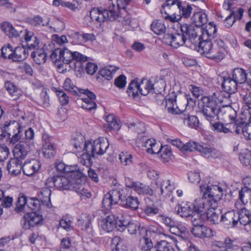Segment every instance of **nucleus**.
Here are the masks:
<instances>
[{
    "label": "nucleus",
    "mask_w": 251,
    "mask_h": 251,
    "mask_svg": "<svg viewBox=\"0 0 251 251\" xmlns=\"http://www.w3.org/2000/svg\"><path fill=\"white\" fill-rule=\"evenodd\" d=\"M192 20L195 26L201 27L207 22L206 16L201 12H197L192 17Z\"/></svg>",
    "instance_id": "obj_46"
},
{
    "label": "nucleus",
    "mask_w": 251,
    "mask_h": 251,
    "mask_svg": "<svg viewBox=\"0 0 251 251\" xmlns=\"http://www.w3.org/2000/svg\"><path fill=\"white\" fill-rule=\"evenodd\" d=\"M122 192H123V190L118 188L110 190L103 198L102 202L103 207L107 210L111 209L112 206L117 204L120 201Z\"/></svg>",
    "instance_id": "obj_11"
},
{
    "label": "nucleus",
    "mask_w": 251,
    "mask_h": 251,
    "mask_svg": "<svg viewBox=\"0 0 251 251\" xmlns=\"http://www.w3.org/2000/svg\"><path fill=\"white\" fill-rule=\"evenodd\" d=\"M39 104L43 107H48L50 106V98L45 90H43L40 93V98L39 100Z\"/></svg>",
    "instance_id": "obj_60"
},
{
    "label": "nucleus",
    "mask_w": 251,
    "mask_h": 251,
    "mask_svg": "<svg viewBox=\"0 0 251 251\" xmlns=\"http://www.w3.org/2000/svg\"><path fill=\"white\" fill-rule=\"evenodd\" d=\"M126 93L129 97L133 99L139 97L140 94V85L135 79L132 80L128 86Z\"/></svg>",
    "instance_id": "obj_34"
},
{
    "label": "nucleus",
    "mask_w": 251,
    "mask_h": 251,
    "mask_svg": "<svg viewBox=\"0 0 251 251\" xmlns=\"http://www.w3.org/2000/svg\"><path fill=\"white\" fill-rule=\"evenodd\" d=\"M177 8L179 9V15H176L173 13L171 15L165 16L164 18L172 22H178L181 18L187 19L190 17L193 10L190 5L182 3L180 1L178 2Z\"/></svg>",
    "instance_id": "obj_12"
},
{
    "label": "nucleus",
    "mask_w": 251,
    "mask_h": 251,
    "mask_svg": "<svg viewBox=\"0 0 251 251\" xmlns=\"http://www.w3.org/2000/svg\"><path fill=\"white\" fill-rule=\"evenodd\" d=\"M1 28L6 35L10 38H16L19 36L22 32V30L19 29V27L16 28L10 23L6 22L1 24Z\"/></svg>",
    "instance_id": "obj_27"
},
{
    "label": "nucleus",
    "mask_w": 251,
    "mask_h": 251,
    "mask_svg": "<svg viewBox=\"0 0 251 251\" xmlns=\"http://www.w3.org/2000/svg\"><path fill=\"white\" fill-rule=\"evenodd\" d=\"M70 180L66 177L57 176L54 180V186L59 190H69Z\"/></svg>",
    "instance_id": "obj_35"
},
{
    "label": "nucleus",
    "mask_w": 251,
    "mask_h": 251,
    "mask_svg": "<svg viewBox=\"0 0 251 251\" xmlns=\"http://www.w3.org/2000/svg\"><path fill=\"white\" fill-rule=\"evenodd\" d=\"M232 79L237 83H244L247 80L246 71L241 68L234 69L232 73Z\"/></svg>",
    "instance_id": "obj_38"
},
{
    "label": "nucleus",
    "mask_w": 251,
    "mask_h": 251,
    "mask_svg": "<svg viewBox=\"0 0 251 251\" xmlns=\"http://www.w3.org/2000/svg\"><path fill=\"white\" fill-rule=\"evenodd\" d=\"M63 88L65 91L73 93L74 95H77L80 89L74 84L70 78H67L64 82Z\"/></svg>",
    "instance_id": "obj_50"
},
{
    "label": "nucleus",
    "mask_w": 251,
    "mask_h": 251,
    "mask_svg": "<svg viewBox=\"0 0 251 251\" xmlns=\"http://www.w3.org/2000/svg\"><path fill=\"white\" fill-rule=\"evenodd\" d=\"M176 210L178 215L184 218H189L194 213L193 210L188 203H185L183 205L179 204L176 207Z\"/></svg>",
    "instance_id": "obj_37"
},
{
    "label": "nucleus",
    "mask_w": 251,
    "mask_h": 251,
    "mask_svg": "<svg viewBox=\"0 0 251 251\" xmlns=\"http://www.w3.org/2000/svg\"><path fill=\"white\" fill-rule=\"evenodd\" d=\"M128 187L132 188L139 194L149 195L152 196L153 194V190L149 186L141 183L131 182L129 183H126Z\"/></svg>",
    "instance_id": "obj_22"
},
{
    "label": "nucleus",
    "mask_w": 251,
    "mask_h": 251,
    "mask_svg": "<svg viewBox=\"0 0 251 251\" xmlns=\"http://www.w3.org/2000/svg\"><path fill=\"white\" fill-rule=\"evenodd\" d=\"M31 56L37 64H43L46 61V54L41 50L34 51L31 54Z\"/></svg>",
    "instance_id": "obj_48"
},
{
    "label": "nucleus",
    "mask_w": 251,
    "mask_h": 251,
    "mask_svg": "<svg viewBox=\"0 0 251 251\" xmlns=\"http://www.w3.org/2000/svg\"><path fill=\"white\" fill-rule=\"evenodd\" d=\"M105 10L108 21H118L124 25H129L130 23L131 18L127 10H122L113 3H109Z\"/></svg>",
    "instance_id": "obj_7"
},
{
    "label": "nucleus",
    "mask_w": 251,
    "mask_h": 251,
    "mask_svg": "<svg viewBox=\"0 0 251 251\" xmlns=\"http://www.w3.org/2000/svg\"><path fill=\"white\" fill-rule=\"evenodd\" d=\"M201 100L202 104L200 105L202 106L201 112L210 126H224L219 122L217 115L220 108L216 100L207 97L202 98Z\"/></svg>",
    "instance_id": "obj_3"
},
{
    "label": "nucleus",
    "mask_w": 251,
    "mask_h": 251,
    "mask_svg": "<svg viewBox=\"0 0 251 251\" xmlns=\"http://www.w3.org/2000/svg\"><path fill=\"white\" fill-rule=\"evenodd\" d=\"M92 157L91 153L86 151V152L82 154L79 157V162L84 166H90L92 163Z\"/></svg>",
    "instance_id": "obj_59"
},
{
    "label": "nucleus",
    "mask_w": 251,
    "mask_h": 251,
    "mask_svg": "<svg viewBox=\"0 0 251 251\" xmlns=\"http://www.w3.org/2000/svg\"><path fill=\"white\" fill-rule=\"evenodd\" d=\"M249 202H251V189L245 186L239 191L238 199L235 206L236 208H240Z\"/></svg>",
    "instance_id": "obj_16"
},
{
    "label": "nucleus",
    "mask_w": 251,
    "mask_h": 251,
    "mask_svg": "<svg viewBox=\"0 0 251 251\" xmlns=\"http://www.w3.org/2000/svg\"><path fill=\"white\" fill-rule=\"evenodd\" d=\"M169 230L172 233L176 235H179L184 233L186 231V228L183 226H177L174 223V225L169 227Z\"/></svg>",
    "instance_id": "obj_63"
},
{
    "label": "nucleus",
    "mask_w": 251,
    "mask_h": 251,
    "mask_svg": "<svg viewBox=\"0 0 251 251\" xmlns=\"http://www.w3.org/2000/svg\"><path fill=\"white\" fill-rule=\"evenodd\" d=\"M41 165L40 161L35 159L26 161L23 165V172L26 176H31L38 172Z\"/></svg>",
    "instance_id": "obj_19"
},
{
    "label": "nucleus",
    "mask_w": 251,
    "mask_h": 251,
    "mask_svg": "<svg viewBox=\"0 0 251 251\" xmlns=\"http://www.w3.org/2000/svg\"><path fill=\"white\" fill-rule=\"evenodd\" d=\"M7 169L11 174H19L23 170L22 160L15 157L11 159L7 164Z\"/></svg>",
    "instance_id": "obj_25"
},
{
    "label": "nucleus",
    "mask_w": 251,
    "mask_h": 251,
    "mask_svg": "<svg viewBox=\"0 0 251 251\" xmlns=\"http://www.w3.org/2000/svg\"><path fill=\"white\" fill-rule=\"evenodd\" d=\"M194 213L191 215L189 218L191 221L193 226H200L203 224V222L202 219V213L195 211L193 210Z\"/></svg>",
    "instance_id": "obj_53"
},
{
    "label": "nucleus",
    "mask_w": 251,
    "mask_h": 251,
    "mask_svg": "<svg viewBox=\"0 0 251 251\" xmlns=\"http://www.w3.org/2000/svg\"><path fill=\"white\" fill-rule=\"evenodd\" d=\"M200 188L201 192L203 193V197H206L209 201L212 208L216 209L224 195L223 188L217 185L209 186L206 184H201Z\"/></svg>",
    "instance_id": "obj_5"
},
{
    "label": "nucleus",
    "mask_w": 251,
    "mask_h": 251,
    "mask_svg": "<svg viewBox=\"0 0 251 251\" xmlns=\"http://www.w3.org/2000/svg\"><path fill=\"white\" fill-rule=\"evenodd\" d=\"M48 20H44L40 16H36L30 20V23L33 26L42 25L46 26L49 24Z\"/></svg>",
    "instance_id": "obj_62"
},
{
    "label": "nucleus",
    "mask_w": 251,
    "mask_h": 251,
    "mask_svg": "<svg viewBox=\"0 0 251 251\" xmlns=\"http://www.w3.org/2000/svg\"><path fill=\"white\" fill-rule=\"evenodd\" d=\"M237 209L239 210L237 213V224L239 222L245 226L250 225L251 223V211L244 207Z\"/></svg>",
    "instance_id": "obj_21"
},
{
    "label": "nucleus",
    "mask_w": 251,
    "mask_h": 251,
    "mask_svg": "<svg viewBox=\"0 0 251 251\" xmlns=\"http://www.w3.org/2000/svg\"><path fill=\"white\" fill-rule=\"evenodd\" d=\"M171 241L169 242L166 240H161L157 243L155 247L157 251H174V246L178 251L180 250V247L178 245V241L174 237L171 238Z\"/></svg>",
    "instance_id": "obj_17"
},
{
    "label": "nucleus",
    "mask_w": 251,
    "mask_h": 251,
    "mask_svg": "<svg viewBox=\"0 0 251 251\" xmlns=\"http://www.w3.org/2000/svg\"><path fill=\"white\" fill-rule=\"evenodd\" d=\"M100 226L107 232L112 231L118 224V218L114 215H109L100 221Z\"/></svg>",
    "instance_id": "obj_20"
},
{
    "label": "nucleus",
    "mask_w": 251,
    "mask_h": 251,
    "mask_svg": "<svg viewBox=\"0 0 251 251\" xmlns=\"http://www.w3.org/2000/svg\"><path fill=\"white\" fill-rule=\"evenodd\" d=\"M83 103L82 104V107L87 110L91 111L96 108V103L94 100H89L88 98H82Z\"/></svg>",
    "instance_id": "obj_64"
},
{
    "label": "nucleus",
    "mask_w": 251,
    "mask_h": 251,
    "mask_svg": "<svg viewBox=\"0 0 251 251\" xmlns=\"http://www.w3.org/2000/svg\"><path fill=\"white\" fill-rule=\"evenodd\" d=\"M122 204L123 206L131 208L134 210L137 209L138 208L139 202L136 197L129 196L127 197L123 196L122 193L121 198L120 199Z\"/></svg>",
    "instance_id": "obj_28"
},
{
    "label": "nucleus",
    "mask_w": 251,
    "mask_h": 251,
    "mask_svg": "<svg viewBox=\"0 0 251 251\" xmlns=\"http://www.w3.org/2000/svg\"><path fill=\"white\" fill-rule=\"evenodd\" d=\"M198 51L216 62L221 61L225 57L226 52L225 43L221 39L200 42Z\"/></svg>",
    "instance_id": "obj_2"
},
{
    "label": "nucleus",
    "mask_w": 251,
    "mask_h": 251,
    "mask_svg": "<svg viewBox=\"0 0 251 251\" xmlns=\"http://www.w3.org/2000/svg\"><path fill=\"white\" fill-rule=\"evenodd\" d=\"M25 219V226L27 224L29 227H34L39 224L42 221V216L36 214L35 212L26 214L24 217ZM25 227H27L25 226Z\"/></svg>",
    "instance_id": "obj_31"
},
{
    "label": "nucleus",
    "mask_w": 251,
    "mask_h": 251,
    "mask_svg": "<svg viewBox=\"0 0 251 251\" xmlns=\"http://www.w3.org/2000/svg\"><path fill=\"white\" fill-rule=\"evenodd\" d=\"M201 149L202 146L201 145H198L197 143L195 142L190 141L187 143L186 144H184V147L182 148V151H198V150H201Z\"/></svg>",
    "instance_id": "obj_57"
},
{
    "label": "nucleus",
    "mask_w": 251,
    "mask_h": 251,
    "mask_svg": "<svg viewBox=\"0 0 251 251\" xmlns=\"http://www.w3.org/2000/svg\"><path fill=\"white\" fill-rule=\"evenodd\" d=\"M91 219L89 216L82 215L78 220V225L80 226L82 229L87 230L91 225Z\"/></svg>",
    "instance_id": "obj_54"
},
{
    "label": "nucleus",
    "mask_w": 251,
    "mask_h": 251,
    "mask_svg": "<svg viewBox=\"0 0 251 251\" xmlns=\"http://www.w3.org/2000/svg\"><path fill=\"white\" fill-rule=\"evenodd\" d=\"M200 33L201 42L213 41L216 36L217 28L213 23H210L206 25L204 29L201 27Z\"/></svg>",
    "instance_id": "obj_15"
},
{
    "label": "nucleus",
    "mask_w": 251,
    "mask_h": 251,
    "mask_svg": "<svg viewBox=\"0 0 251 251\" xmlns=\"http://www.w3.org/2000/svg\"><path fill=\"white\" fill-rule=\"evenodd\" d=\"M29 150L30 146L26 142L20 141L15 146L13 150V154L15 157L24 160Z\"/></svg>",
    "instance_id": "obj_18"
},
{
    "label": "nucleus",
    "mask_w": 251,
    "mask_h": 251,
    "mask_svg": "<svg viewBox=\"0 0 251 251\" xmlns=\"http://www.w3.org/2000/svg\"><path fill=\"white\" fill-rule=\"evenodd\" d=\"M210 203L208 199L206 197H203V194L202 198L197 199L195 200L193 203V210L195 211L203 213L204 210H208L210 208H212Z\"/></svg>",
    "instance_id": "obj_24"
},
{
    "label": "nucleus",
    "mask_w": 251,
    "mask_h": 251,
    "mask_svg": "<svg viewBox=\"0 0 251 251\" xmlns=\"http://www.w3.org/2000/svg\"><path fill=\"white\" fill-rule=\"evenodd\" d=\"M140 85V94L141 95L147 96L150 93L156 94L161 93L160 90L164 89V82L162 80L153 83L151 80L144 79L142 80Z\"/></svg>",
    "instance_id": "obj_10"
},
{
    "label": "nucleus",
    "mask_w": 251,
    "mask_h": 251,
    "mask_svg": "<svg viewBox=\"0 0 251 251\" xmlns=\"http://www.w3.org/2000/svg\"><path fill=\"white\" fill-rule=\"evenodd\" d=\"M187 102L185 94L180 93L177 95L173 92L169 93L166 97V108L169 113L179 114L186 109Z\"/></svg>",
    "instance_id": "obj_4"
},
{
    "label": "nucleus",
    "mask_w": 251,
    "mask_h": 251,
    "mask_svg": "<svg viewBox=\"0 0 251 251\" xmlns=\"http://www.w3.org/2000/svg\"><path fill=\"white\" fill-rule=\"evenodd\" d=\"M220 221L225 225L234 227L237 225V214L234 210L227 211L221 216Z\"/></svg>",
    "instance_id": "obj_23"
},
{
    "label": "nucleus",
    "mask_w": 251,
    "mask_h": 251,
    "mask_svg": "<svg viewBox=\"0 0 251 251\" xmlns=\"http://www.w3.org/2000/svg\"><path fill=\"white\" fill-rule=\"evenodd\" d=\"M108 140L103 138H100L94 140L92 143L88 142L85 145V151L91 153L92 157L95 155H102L105 153L106 151L109 147Z\"/></svg>",
    "instance_id": "obj_9"
},
{
    "label": "nucleus",
    "mask_w": 251,
    "mask_h": 251,
    "mask_svg": "<svg viewBox=\"0 0 251 251\" xmlns=\"http://www.w3.org/2000/svg\"><path fill=\"white\" fill-rule=\"evenodd\" d=\"M60 251H75V248L71 244L70 238L66 237L62 239Z\"/></svg>",
    "instance_id": "obj_56"
},
{
    "label": "nucleus",
    "mask_w": 251,
    "mask_h": 251,
    "mask_svg": "<svg viewBox=\"0 0 251 251\" xmlns=\"http://www.w3.org/2000/svg\"><path fill=\"white\" fill-rule=\"evenodd\" d=\"M180 30L184 35L186 41L194 45V48L198 49L201 42L200 33L201 32V27L195 26L194 25L183 24L180 25Z\"/></svg>",
    "instance_id": "obj_6"
},
{
    "label": "nucleus",
    "mask_w": 251,
    "mask_h": 251,
    "mask_svg": "<svg viewBox=\"0 0 251 251\" xmlns=\"http://www.w3.org/2000/svg\"><path fill=\"white\" fill-rule=\"evenodd\" d=\"M118 69L116 66H109L101 69L99 74L107 80H111L113 78V74Z\"/></svg>",
    "instance_id": "obj_41"
},
{
    "label": "nucleus",
    "mask_w": 251,
    "mask_h": 251,
    "mask_svg": "<svg viewBox=\"0 0 251 251\" xmlns=\"http://www.w3.org/2000/svg\"><path fill=\"white\" fill-rule=\"evenodd\" d=\"M90 16L93 21H96L100 25L102 22L108 20L105 9L93 8L90 11Z\"/></svg>",
    "instance_id": "obj_26"
},
{
    "label": "nucleus",
    "mask_w": 251,
    "mask_h": 251,
    "mask_svg": "<svg viewBox=\"0 0 251 251\" xmlns=\"http://www.w3.org/2000/svg\"><path fill=\"white\" fill-rule=\"evenodd\" d=\"M151 30L156 34L162 35L166 32V26L163 22L160 20L154 21L151 25Z\"/></svg>",
    "instance_id": "obj_42"
},
{
    "label": "nucleus",
    "mask_w": 251,
    "mask_h": 251,
    "mask_svg": "<svg viewBox=\"0 0 251 251\" xmlns=\"http://www.w3.org/2000/svg\"><path fill=\"white\" fill-rule=\"evenodd\" d=\"M51 196V190L48 187H43L40 191V199L41 200L43 204L50 207V197Z\"/></svg>",
    "instance_id": "obj_44"
},
{
    "label": "nucleus",
    "mask_w": 251,
    "mask_h": 251,
    "mask_svg": "<svg viewBox=\"0 0 251 251\" xmlns=\"http://www.w3.org/2000/svg\"><path fill=\"white\" fill-rule=\"evenodd\" d=\"M157 220L168 227L172 226L175 223V221L172 218L164 215H158Z\"/></svg>",
    "instance_id": "obj_61"
},
{
    "label": "nucleus",
    "mask_w": 251,
    "mask_h": 251,
    "mask_svg": "<svg viewBox=\"0 0 251 251\" xmlns=\"http://www.w3.org/2000/svg\"><path fill=\"white\" fill-rule=\"evenodd\" d=\"M198 151L201 152L203 155L208 158L210 157L216 158L219 154L218 151L215 149L207 147H203L202 146V149L201 150H198Z\"/></svg>",
    "instance_id": "obj_52"
},
{
    "label": "nucleus",
    "mask_w": 251,
    "mask_h": 251,
    "mask_svg": "<svg viewBox=\"0 0 251 251\" xmlns=\"http://www.w3.org/2000/svg\"><path fill=\"white\" fill-rule=\"evenodd\" d=\"M42 151L44 156L47 158L54 157L56 153L54 145L50 142H46L43 145Z\"/></svg>",
    "instance_id": "obj_40"
},
{
    "label": "nucleus",
    "mask_w": 251,
    "mask_h": 251,
    "mask_svg": "<svg viewBox=\"0 0 251 251\" xmlns=\"http://www.w3.org/2000/svg\"><path fill=\"white\" fill-rule=\"evenodd\" d=\"M28 56V52L23 47H16L13 50L11 60L14 62H20L24 60Z\"/></svg>",
    "instance_id": "obj_33"
},
{
    "label": "nucleus",
    "mask_w": 251,
    "mask_h": 251,
    "mask_svg": "<svg viewBox=\"0 0 251 251\" xmlns=\"http://www.w3.org/2000/svg\"><path fill=\"white\" fill-rule=\"evenodd\" d=\"M179 0H167L166 1L165 3H164L162 5V8L161 9V12L163 14L164 13L166 15L168 16L171 15L170 13L169 12V10L172 7H177L178 6V2H179Z\"/></svg>",
    "instance_id": "obj_47"
},
{
    "label": "nucleus",
    "mask_w": 251,
    "mask_h": 251,
    "mask_svg": "<svg viewBox=\"0 0 251 251\" xmlns=\"http://www.w3.org/2000/svg\"><path fill=\"white\" fill-rule=\"evenodd\" d=\"M88 142L85 141L84 136L80 133H76L73 138L72 144L73 145L76 152H81L85 151V145Z\"/></svg>",
    "instance_id": "obj_30"
},
{
    "label": "nucleus",
    "mask_w": 251,
    "mask_h": 251,
    "mask_svg": "<svg viewBox=\"0 0 251 251\" xmlns=\"http://www.w3.org/2000/svg\"><path fill=\"white\" fill-rule=\"evenodd\" d=\"M155 184L158 186V188L155 190V192L158 195H162L164 198H170L172 196L175 187L174 184L171 183L170 180H158L155 182Z\"/></svg>",
    "instance_id": "obj_13"
},
{
    "label": "nucleus",
    "mask_w": 251,
    "mask_h": 251,
    "mask_svg": "<svg viewBox=\"0 0 251 251\" xmlns=\"http://www.w3.org/2000/svg\"><path fill=\"white\" fill-rule=\"evenodd\" d=\"M53 90L56 93L61 105H66L69 103L68 96L61 89L53 88Z\"/></svg>",
    "instance_id": "obj_51"
},
{
    "label": "nucleus",
    "mask_w": 251,
    "mask_h": 251,
    "mask_svg": "<svg viewBox=\"0 0 251 251\" xmlns=\"http://www.w3.org/2000/svg\"><path fill=\"white\" fill-rule=\"evenodd\" d=\"M50 58L60 67L59 62L70 64L75 71H83L82 63L87 60V57L77 51L72 52L66 48L56 49L51 53Z\"/></svg>",
    "instance_id": "obj_1"
},
{
    "label": "nucleus",
    "mask_w": 251,
    "mask_h": 251,
    "mask_svg": "<svg viewBox=\"0 0 251 251\" xmlns=\"http://www.w3.org/2000/svg\"><path fill=\"white\" fill-rule=\"evenodd\" d=\"M144 147L149 153H159L161 149L162 145L159 143H157L154 139H149L144 143Z\"/></svg>",
    "instance_id": "obj_32"
},
{
    "label": "nucleus",
    "mask_w": 251,
    "mask_h": 251,
    "mask_svg": "<svg viewBox=\"0 0 251 251\" xmlns=\"http://www.w3.org/2000/svg\"><path fill=\"white\" fill-rule=\"evenodd\" d=\"M159 153L160 158L164 163L168 162L173 157L171 147L169 146H162Z\"/></svg>",
    "instance_id": "obj_43"
},
{
    "label": "nucleus",
    "mask_w": 251,
    "mask_h": 251,
    "mask_svg": "<svg viewBox=\"0 0 251 251\" xmlns=\"http://www.w3.org/2000/svg\"><path fill=\"white\" fill-rule=\"evenodd\" d=\"M24 36L28 48L32 49L36 48L38 46V43H31L32 41L37 40L36 37L34 36V34L32 32L25 30Z\"/></svg>",
    "instance_id": "obj_49"
},
{
    "label": "nucleus",
    "mask_w": 251,
    "mask_h": 251,
    "mask_svg": "<svg viewBox=\"0 0 251 251\" xmlns=\"http://www.w3.org/2000/svg\"><path fill=\"white\" fill-rule=\"evenodd\" d=\"M163 38L167 44L176 49L184 45L187 42L184 35L180 30L174 34H167Z\"/></svg>",
    "instance_id": "obj_14"
},
{
    "label": "nucleus",
    "mask_w": 251,
    "mask_h": 251,
    "mask_svg": "<svg viewBox=\"0 0 251 251\" xmlns=\"http://www.w3.org/2000/svg\"><path fill=\"white\" fill-rule=\"evenodd\" d=\"M17 124L18 126L22 125H31L34 124V116L32 114H29L27 116H22L21 120L17 121L16 120L10 121L8 124H5L4 126H10L11 124Z\"/></svg>",
    "instance_id": "obj_39"
},
{
    "label": "nucleus",
    "mask_w": 251,
    "mask_h": 251,
    "mask_svg": "<svg viewBox=\"0 0 251 251\" xmlns=\"http://www.w3.org/2000/svg\"><path fill=\"white\" fill-rule=\"evenodd\" d=\"M111 248L113 251H126L127 247L120 237H114L111 241Z\"/></svg>",
    "instance_id": "obj_36"
},
{
    "label": "nucleus",
    "mask_w": 251,
    "mask_h": 251,
    "mask_svg": "<svg viewBox=\"0 0 251 251\" xmlns=\"http://www.w3.org/2000/svg\"><path fill=\"white\" fill-rule=\"evenodd\" d=\"M222 87L228 94L229 97L230 94L234 93L236 91L237 83L230 77H223Z\"/></svg>",
    "instance_id": "obj_29"
},
{
    "label": "nucleus",
    "mask_w": 251,
    "mask_h": 251,
    "mask_svg": "<svg viewBox=\"0 0 251 251\" xmlns=\"http://www.w3.org/2000/svg\"><path fill=\"white\" fill-rule=\"evenodd\" d=\"M132 156L127 152H122L119 154V159L124 165H129L132 163Z\"/></svg>",
    "instance_id": "obj_58"
},
{
    "label": "nucleus",
    "mask_w": 251,
    "mask_h": 251,
    "mask_svg": "<svg viewBox=\"0 0 251 251\" xmlns=\"http://www.w3.org/2000/svg\"><path fill=\"white\" fill-rule=\"evenodd\" d=\"M40 201L33 198H27L19 196L16 202L15 210L17 213L29 214L36 211L39 207Z\"/></svg>",
    "instance_id": "obj_8"
},
{
    "label": "nucleus",
    "mask_w": 251,
    "mask_h": 251,
    "mask_svg": "<svg viewBox=\"0 0 251 251\" xmlns=\"http://www.w3.org/2000/svg\"><path fill=\"white\" fill-rule=\"evenodd\" d=\"M215 209L210 208L206 212L207 219L212 224H217L219 221V215L216 213Z\"/></svg>",
    "instance_id": "obj_55"
},
{
    "label": "nucleus",
    "mask_w": 251,
    "mask_h": 251,
    "mask_svg": "<svg viewBox=\"0 0 251 251\" xmlns=\"http://www.w3.org/2000/svg\"><path fill=\"white\" fill-rule=\"evenodd\" d=\"M239 159L243 165H249L251 161V152L247 148L242 149L239 153Z\"/></svg>",
    "instance_id": "obj_45"
}]
</instances>
